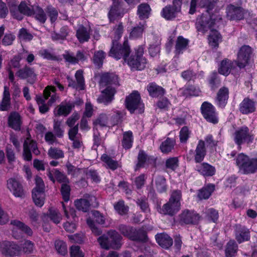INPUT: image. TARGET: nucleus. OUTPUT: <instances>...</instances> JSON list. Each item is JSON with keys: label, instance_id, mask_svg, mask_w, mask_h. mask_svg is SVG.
<instances>
[{"label": "nucleus", "instance_id": "obj_23", "mask_svg": "<svg viewBox=\"0 0 257 257\" xmlns=\"http://www.w3.org/2000/svg\"><path fill=\"white\" fill-rule=\"evenodd\" d=\"M113 2L108 16L111 21L119 17H121L123 14V10L121 7L122 0H112Z\"/></svg>", "mask_w": 257, "mask_h": 257}, {"label": "nucleus", "instance_id": "obj_34", "mask_svg": "<svg viewBox=\"0 0 257 257\" xmlns=\"http://www.w3.org/2000/svg\"><path fill=\"white\" fill-rule=\"evenodd\" d=\"M22 121L20 115L16 112L10 114L8 118L9 125L15 130H20Z\"/></svg>", "mask_w": 257, "mask_h": 257}, {"label": "nucleus", "instance_id": "obj_31", "mask_svg": "<svg viewBox=\"0 0 257 257\" xmlns=\"http://www.w3.org/2000/svg\"><path fill=\"white\" fill-rule=\"evenodd\" d=\"M138 159L137 168L144 167L150 164H154L155 161L154 158L147 156L143 151H140Z\"/></svg>", "mask_w": 257, "mask_h": 257}, {"label": "nucleus", "instance_id": "obj_20", "mask_svg": "<svg viewBox=\"0 0 257 257\" xmlns=\"http://www.w3.org/2000/svg\"><path fill=\"white\" fill-rule=\"evenodd\" d=\"M238 109L242 114H248L254 112L256 109V102L249 97H245L239 104Z\"/></svg>", "mask_w": 257, "mask_h": 257}, {"label": "nucleus", "instance_id": "obj_53", "mask_svg": "<svg viewBox=\"0 0 257 257\" xmlns=\"http://www.w3.org/2000/svg\"><path fill=\"white\" fill-rule=\"evenodd\" d=\"M93 123L97 128L107 126L108 117L106 114L104 113L100 114Z\"/></svg>", "mask_w": 257, "mask_h": 257}, {"label": "nucleus", "instance_id": "obj_43", "mask_svg": "<svg viewBox=\"0 0 257 257\" xmlns=\"http://www.w3.org/2000/svg\"><path fill=\"white\" fill-rule=\"evenodd\" d=\"M55 88L52 86H48L44 90V96H36V100L38 105L45 103V100L51 96V92H54Z\"/></svg>", "mask_w": 257, "mask_h": 257}, {"label": "nucleus", "instance_id": "obj_4", "mask_svg": "<svg viewBox=\"0 0 257 257\" xmlns=\"http://www.w3.org/2000/svg\"><path fill=\"white\" fill-rule=\"evenodd\" d=\"M121 236L115 230H110L97 238L100 246L106 249L119 248L121 245Z\"/></svg>", "mask_w": 257, "mask_h": 257}, {"label": "nucleus", "instance_id": "obj_26", "mask_svg": "<svg viewBox=\"0 0 257 257\" xmlns=\"http://www.w3.org/2000/svg\"><path fill=\"white\" fill-rule=\"evenodd\" d=\"M229 98V90L226 87L221 88L218 91L215 99L216 105L224 108L227 104Z\"/></svg>", "mask_w": 257, "mask_h": 257}, {"label": "nucleus", "instance_id": "obj_40", "mask_svg": "<svg viewBox=\"0 0 257 257\" xmlns=\"http://www.w3.org/2000/svg\"><path fill=\"white\" fill-rule=\"evenodd\" d=\"M235 238L239 243L244 241L248 240L249 238L248 230L244 227H239L237 228L235 231Z\"/></svg>", "mask_w": 257, "mask_h": 257}, {"label": "nucleus", "instance_id": "obj_41", "mask_svg": "<svg viewBox=\"0 0 257 257\" xmlns=\"http://www.w3.org/2000/svg\"><path fill=\"white\" fill-rule=\"evenodd\" d=\"M76 36L80 43L87 42L90 39V31L89 29L80 26L77 30Z\"/></svg>", "mask_w": 257, "mask_h": 257}, {"label": "nucleus", "instance_id": "obj_55", "mask_svg": "<svg viewBox=\"0 0 257 257\" xmlns=\"http://www.w3.org/2000/svg\"><path fill=\"white\" fill-rule=\"evenodd\" d=\"M53 173L55 174L56 179L60 182H67V178L63 174L60 172L59 171L57 170H54L52 171H49L48 174V176L50 179L53 182L55 181V179L53 177Z\"/></svg>", "mask_w": 257, "mask_h": 257}, {"label": "nucleus", "instance_id": "obj_7", "mask_svg": "<svg viewBox=\"0 0 257 257\" xmlns=\"http://www.w3.org/2000/svg\"><path fill=\"white\" fill-rule=\"evenodd\" d=\"M236 164L243 174H253L257 172V158H250L243 153L239 154L236 158Z\"/></svg>", "mask_w": 257, "mask_h": 257}, {"label": "nucleus", "instance_id": "obj_56", "mask_svg": "<svg viewBox=\"0 0 257 257\" xmlns=\"http://www.w3.org/2000/svg\"><path fill=\"white\" fill-rule=\"evenodd\" d=\"M101 159L107 165L108 167L112 170L116 169L118 166L117 162L111 159L106 154L102 155Z\"/></svg>", "mask_w": 257, "mask_h": 257}, {"label": "nucleus", "instance_id": "obj_18", "mask_svg": "<svg viewBox=\"0 0 257 257\" xmlns=\"http://www.w3.org/2000/svg\"><path fill=\"white\" fill-rule=\"evenodd\" d=\"M31 151L36 155L40 154V151L38 149L36 142L27 138L24 143L23 157L26 161H30L32 159Z\"/></svg>", "mask_w": 257, "mask_h": 257}, {"label": "nucleus", "instance_id": "obj_19", "mask_svg": "<svg viewBox=\"0 0 257 257\" xmlns=\"http://www.w3.org/2000/svg\"><path fill=\"white\" fill-rule=\"evenodd\" d=\"M21 247L13 242L4 241L0 242V252L5 255L13 256L19 253Z\"/></svg>", "mask_w": 257, "mask_h": 257}, {"label": "nucleus", "instance_id": "obj_33", "mask_svg": "<svg viewBox=\"0 0 257 257\" xmlns=\"http://www.w3.org/2000/svg\"><path fill=\"white\" fill-rule=\"evenodd\" d=\"M93 199H95V197L89 196L88 199L81 198L77 199L74 202L75 206L78 210L86 212L89 210L90 201L92 200Z\"/></svg>", "mask_w": 257, "mask_h": 257}, {"label": "nucleus", "instance_id": "obj_38", "mask_svg": "<svg viewBox=\"0 0 257 257\" xmlns=\"http://www.w3.org/2000/svg\"><path fill=\"white\" fill-rule=\"evenodd\" d=\"M215 189V185L212 184H208L206 186L199 190L198 193V197L200 199H207L211 196Z\"/></svg>", "mask_w": 257, "mask_h": 257}, {"label": "nucleus", "instance_id": "obj_1", "mask_svg": "<svg viewBox=\"0 0 257 257\" xmlns=\"http://www.w3.org/2000/svg\"><path fill=\"white\" fill-rule=\"evenodd\" d=\"M221 20L222 18L219 15L212 14L210 15L209 18L202 16L197 20L196 24V28L199 31L204 33L208 30H210L211 32L208 36L209 44L214 48L218 47L219 42L221 39V36L217 31L212 28L216 22H218Z\"/></svg>", "mask_w": 257, "mask_h": 257}, {"label": "nucleus", "instance_id": "obj_64", "mask_svg": "<svg viewBox=\"0 0 257 257\" xmlns=\"http://www.w3.org/2000/svg\"><path fill=\"white\" fill-rule=\"evenodd\" d=\"M71 257H84V254L79 246L73 245L70 248Z\"/></svg>", "mask_w": 257, "mask_h": 257}, {"label": "nucleus", "instance_id": "obj_16", "mask_svg": "<svg viewBox=\"0 0 257 257\" xmlns=\"http://www.w3.org/2000/svg\"><path fill=\"white\" fill-rule=\"evenodd\" d=\"M11 224L12 225L13 236L16 239H19L22 237L23 232L30 236L32 235L33 234L32 229L29 226L19 220H12Z\"/></svg>", "mask_w": 257, "mask_h": 257}, {"label": "nucleus", "instance_id": "obj_8", "mask_svg": "<svg viewBox=\"0 0 257 257\" xmlns=\"http://www.w3.org/2000/svg\"><path fill=\"white\" fill-rule=\"evenodd\" d=\"M232 136L235 144L239 148H241V145L244 144L252 143L254 137L246 126L238 128L234 132Z\"/></svg>", "mask_w": 257, "mask_h": 257}, {"label": "nucleus", "instance_id": "obj_62", "mask_svg": "<svg viewBox=\"0 0 257 257\" xmlns=\"http://www.w3.org/2000/svg\"><path fill=\"white\" fill-rule=\"evenodd\" d=\"M181 221L189 224L192 222V213L190 211L186 210L184 211L180 216Z\"/></svg>", "mask_w": 257, "mask_h": 257}, {"label": "nucleus", "instance_id": "obj_42", "mask_svg": "<svg viewBox=\"0 0 257 257\" xmlns=\"http://www.w3.org/2000/svg\"><path fill=\"white\" fill-rule=\"evenodd\" d=\"M101 83L117 86L118 84V77L113 73H105L101 77Z\"/></svg>", "mask_w": 257, "mask_h": 257}, {"label": "nucleus", "instance_id": "obj_9", "mask_svg": "<svg viewBox=\"0 0 257 257\" xmlns=\"http://www.w3.org/2000/svg\"><path fill=\"white\" fill-rule=\"evenodd\" d=\"M36 187L32 191V198L35 205L42 207L45 202V185L42 179L38 176L35 178Z\"/></svg>", "mask_w": 257, "mask_h": 257}, {"label": "nucleus", "instance_id": "obj_30", "mask_svg": "<svg viewBox=\"0 0 257 257\" xmlns=\"http://www.w3.org/2000/svg\"><path fill=\"white\" fill-rule=\"evenodd\" d=\"M206 155V149L205 142L200 140L195 150V161L196 163H200L203 161Z\"/></svg>", "mask_w": 257, "mask_h": 257}, {"label": "nucleus", "instance_id": "obj_58", "mask_svg": "<svg viewBox=\"0 0 257 257\" xmlns=\"http://www.w3.org/2000/svg\"><path fill=\"white\" fill-rule=\"evenodd\" d=\"M157 189L160 192H163L166 189V179L163 176H158L155 180Z\"/></svg>", "mask_w": 257, "mask_h": 257}, {"label": "nucleus", "instance_id": "obj_17", "mask_svg": "<svg viewBox=\"0 0 257 257\" xmlns=\"http://www.w3.org/2000/svg\"><path fill=\"white\" fill-rule=\"evenodd\" d=\"M181 0H173V6H167L161 13L163 18L167 20H172L176 17L177 13L181 11Z\"/></svg>", "mask_w": 257, "mask_h": 257}, {"label": "nucleus", "instance_id": "obj_10", "mask_svg": "<svg viewBox=\"0 0 257 257\" xmlns=\"http://www.w3.org/2000/svg\"><path fill=\"white\" fill-rule=\"evenodd\" d=\"M125 105L131 113L138 110L141 113L144 111V105L141 101L140 95L137 91H133L126 97Z\"/></svg>", "mask_w": 257, "mask_h": 257}, {"label": "nucleus", "instance_id": "obj_60", "mask_svg": "<svg viewBox=\"0 0 257 257\" xmlns=\"http://www.w3.org/2000/svg\"><path fill=\"white\" fill-rule=\"evenodd\" d=\"M18 37L20 40L24 41H30L33 38L32 35L25 28L20 30Z\"/></svg>", "mask_w": 257, "mask_h": 257}, {"label": "nucleus", "instance_id": "obj_46", "mask_svg": "<svg viewBox=\"0 0 257 257\" xmlns=\"http://www.w3.org/2000/svg\"><path fill=\"white\" fill-rule=\"evenodd\" d=\"M151 11V8L148 4H142L138 8V15L139 18L142 19L148 18Z\"/></svg>", "mask_w": 257, "mask_h": 257}, {"label": "nucleus", "instance_id": "obj_51", "mask_svg": "<svg viewBox=\"0 0 257 257\" xmlns=\"http://www.w3.org/2000/svg\"><path fill=\"white\" fill-rule=\"evenodd\" d=\"M48 156L52 159H59L64 157V152L58 148L51 147L48 151Z\"/></svg>", "mask_w": 257, "mask_h": 257}, {"label": "nucleus", "instance_id": "obj_50", "mask_svg": "<svg viewBox=\"0 0 257 257\" xmlns=\"http://www.w3.org/2000/svg\"><path fill=\"white\" fill-rule=\"evenodd\" d=\"M174 145V141L170 138H168L165 141L162 142L160 148L163 153H168L172 150Z\"/></svg>", "mask_w": 257, "mask_h": 257}, {"label": "nucleus", "instance_id": "obj_14", "mask_svg": "<svg viewBox=\"0 0 257 257\" xmlns=\"http://www.w3.org/2000/svg\"><path fill=\"white\" fill-rule=\"evenodd\" d=\"M201 112L207 121L214 124L218 122L219 118L214 106L208 102H204L201 105Z\"/></svg>", "mask_w": 257, "mask_h": 257}, {"label": "nucleus", "instance_id": "obj_39", "mask_svg": "<svg viewBox=\"0 0 257 257\" xmlns=\"http://www.w3.org/2000/svg\"><path fill=\"white\" fill-rule=\"evenodd\" d=\"M233 67V62L228 59H225L223 60L220 63L218 68V72L224 75H228Z\"/></svg>", "mask_w": 257, "mask_h": 257}, {"label": "nucleus", "instance_id": "obj_21", "mask_svg": "<svg viewBox=\"0 0 257 257\" xmlns=\"http://www.w3.org/2000/svg\"><path fill=\"white\" fill-rule=\"evenodd\" d=\"M226 16L230 21H239L244 19V10L240 7H235L230 5L227 7Z\"/></svg>", "mask_w": 257, "mask_h": 257}, {"label": "nucleus", "instance_id": "obj_22", "mask_svg": "<svg viewBox=\"0 0 257 257\" xmlns=\"http://www.w3.org/2000/svg\"><path fill=\"white\" fill-rule=\"evenodd\" d=\"M7 187L12 194L16 197L25 196V191L21 183L17 179L10 178L7 181Z\"/></svg>", "mask_w": 257, "mask_h": 257}, {"label": "nucleus", "instance_id": "obj_5", "mask_svg": "<svg viewBox=\"0 0 257 257\" xmlns=\"http://www.w3.org/2000/svg\"><path fill=\"white\" fill-rule=\"evenodd\" d=\"M181 192L174 191L171 195L169 201L162 207H158V211L164 215L172 216L176 214L181 208Z\"/></svg>", "mask_w": 257, "mask_h": 257}, {"label": "nucleus", "instance_id": "obj_52", "mask_svg": "<svg viewBox=\"0 0 257 257\" xmlns=\"http://www.w3.org/2000/svg\"><path fill=\"white\" fill-rule=\"evenodd\" d=\"M55 248L57 252L61 255H65L67 253V245L61 240H56L55 242Z\"/></svg>", "mask_w": 257, "mask_h": 257}, {"label": "nucleus", "instance_id": "obj_57", "mask_svg": "<svg viewBox=\"0 0 257 257\" xmlns=\"http://www.w3.org/2000/svg\"><path fill=\"white\" fill-rule=\"evenodd\" d=\"M160 41L159 39H157V40L155 41L154 43L151 44L150 45V47L149 48V52L151 56H157V55L159 53L160 49Z\"/></svg>", "mask_w": 257, "mask_h": 257}, {"label": "nucleus", "instance_id": "obj_25", "mask_svg": "<svg viewBox=\"0 0 257 257\" xmlns=\"http://www.w3.org/2000/svg\"><path fill=\"white\" fill-rule=\"evenodd\" d=\"M115 93V88L108 86L105 90L102 91L101 94L97 98V101L99 103L107 105L113 100Z\"/></svg>", "mask_w": 257, "mask_h": 257}, {"label": "nucleus", "instance_id": "obj_6", "mask_svg": "<svg viewBox=\"0 0 257 257\" xmlns=\"http://www.w3.org/2000/svg\"><path fill=\"white\" fill-rule=\"evenodd\" d=\"M181 192L174 191L171 195L169 201L162 207H158V211L164 215L172 216L176 214L181 208Z\"/></svg>", "mask_w": 257, "mask_h": 257}, {"label": "nucleus", "instance_id": "obj_27", "mask_svg": "<svg viewBox=\"0 0 257 257\" xmlns=\"http://www.w3.org/2000/svg\"><path fill=\"white\" fill-rule=\"evenodd\" d=\"M195 170L205 177L212 176L216 172L215 167L207 163H203L197 165Z\"/></svg>", "mask_w": 257, "mask_h": 257}, {"label": "nucleus", "instance_id": "obj_2", "mask_svg": "<svg viewBox=\"0 0 257 257\" xmlns=\"http://www.w3.org/2000/svg\"><path fill=\"white\" fill-rule=\"evenodd\" d=\"M123 27L121 24L114 28L111 33V37H114L112 39V45L110 50L109 55L116 59L123 58L125 60L130 54V49L127 41H124L123 46L118 45L116 40L120 38L122 33Z\"/></svg>", "mask_w": 257, "mask_h": 257}, {"label": "nucleus", "instance_id": "obj_36", "mask_svg": "<svg viewBox=\"0 0 257 257\" xmlns=\"http://www.w3.org/2000/svg\"><path fill=\"white\" fill-rule=\"evenodd\" d=\"M147 88L150 96L153 97L162 96L165 93V90L162 87L154 83H150Z\"/></svg>", "mask_w": 257, "mask_h": 257}, {"label": "nucleus", "instance_id": "obj_44", "mask_svg": "<svg viewBox=\"0 0 257 257\" xmlns=\"http://www.w3.org/2000/svg\"><path fill=\"white\" fill-rule=\"evenodd\" d=\"M10 105V94L9 88L5 86L4 87V91L3 93V98L2 103L0 104V110L5 111L8 109Z\"/></svg>", "mask_w": 257, "mask_h": 257}, {"label": "nucleus", "instance_id": "obj_47", "mask_svg": "<svg viewBox=\"0 0 257 257\" xmlns=\"http://www.w3.org/2000/svg\"><path fill=\"white\" fill-rule=\"evenodd\" d=\"M33 16L35 18L41 23H44L47 19V17L43 10L38 6L33 8Z\"/></svg>", "mask_w": 257, "mask_h": 257}, {"label": "nucleus", "instance_id": "obj_13", "mask_svg": "<svg viewBox=\"0 0 257 257\" xmlns=\"http://www.w3.org/2000/svg\"><path fill=\"white\" fill-rule=\"evenodd\" d=\"M252 49L248 45H243L237 53V59L235 61L237 66L240 68H244L249 64L252 56Z\"/></svg>", "mask_w": 257, "mask_h": 257}, {"label": "nucleus", "instance_id": "obj_24", "mask_svg": "<svg viewBox=\"0 0 257 257\" xmlns=\"http://www.w3.org/2000/svg\"><path fill=\"white\" fill-rule=\"evenodd\" d=\"M21 79H26L28 82L33 84L37 80V74L34 69L29 67H25L20 69L17 73Z\"/></svg>", "mask_w": 257, "mask_h": 257}, {"label": "nucleus", "instance_id": "obj_48", "mask_svg": "<svg viewBox=\"0 0 257 257\" xmlns=\"http://www.w3.org/2000/svg\"><path fill=\"white\" fill-rule=\"evenodd\" d=\"M237 245L234 240L229 241L225 250L226 257L233 256L237 252Z\"/></svg>", "mask_w": 257, "mask_h": 257}, {"label": "nucleus", "instance_id": "obj_11", "mask_svg": "<svg viewBox=\"0 0 257 257\" xmlns=\"http://www.w3.org/2000/svg\"><path fill=\"white\" fill-rule=\"evenodd\" d=\"M144 50L139 47L135 55L131 56L127 60V64L133 70H141L145 68L147 60L143 57Z\"/></svg>", "mask_w": 257, "mask_h": 257}, {"label": "nucleus", "instance_id": "obj_59", "mask_svg": "<svg viewBox=\"0 0 257 257\" xmlns=\"http://www.w3.org/2000/svg\"><path fill=\"white\" fill-rule=\"evenodd\" d=\"M115 211L120 215L125 214L128 211V207L124 205L123 201L120 200L114 205Z\"/></svg>", "mask_w": 257, "mask_h": 257}, {"label": "nucleus", "instance_id": "obj_63", "mask_svg": "<svg viewBox=\"0 0 257 257\" xmlns=\"http://www.w3.org/2000/svg\"><path fill=\"white\" fill-rule=\"evenodd\" d=\"M209 82L212 89H214L218 87L220 81L216 72H214L211 74Z\"/></svg>", "mask_w": 257, "mask_h": 257}, {"label": "nucleus", "instance_id": "obj_32", "mask_svg": "<svg viewBox=\"0 0 257 257\" xmlns=\"http://www.w3.org/2000/svg\"><path fill=\"white\" fill-rule=\"evenodd\" d=\"M158 243L163 248H168L173 244L172 238L167 234L160 233L156 235Z\"/></svg>", "mask_w": 257, "mask_h": 257}, {"label": "nucleus", "instance_id": "obj_15", "mask_svg": "<svg viewBox=\"0 0 257 257\" xmlns=\"http://www.w3.org/2000/svg\"><path fill=\"white\" fill-rule=\"evenodd\" d=\"M62 206L65 215L68 220L64 223L63 227L67 232H74L76 228L75 210L71 207L67 208L63 203H62Z\"/></svg>", "mask_w": 257, "mask_h": 257}, {"label": "nucleus", "instance_id": "obj_29", "mask_svg": "<svg viewBox=\"0 0 257 257\" xmlns=\"http://www.w3.org/2000/svg\"><path fill=\"white\" fill-rule=\"evenodd\" d=\"M43 220L44 221L47 220L49 219L53 222L55 224L59 223L62 217L59 211L55 208H50L47 214H44L43 216Z\"/></svg>", "mask_w": 257, "mask_h": 257}, {"label": "nucleus", "instance_id": "obj_3", "mask_svg": "<svg viewBox=\"0 0 257 257\" xmlns=\"http://www.w3.org/2000/svg\"><path fill=\"white\" fill-rule=\"evenodd\" d=\"M10 13L12 16L18 20L23 18V15L32 16L33 8L29 1L7 0Z\"/></svg>", "mask_w": 257, "mask_h": 257}, {"label": "nucleus", "instance_id": "obj_49", "mask_svg": "<svg viewBox=\"0 0 257 257\" xmlns=\"http://www.w3.org/2000/svg\"><path fill=\"white\" fill-rule=\"evenodd\" d=\"M133 143V133L131 131H127L123 134L122 140V145L125 149H129L132 147Z\"/></svg>", "mask_w": 257, "mask_h": 257}, {"label": "nucleus", "instance_id": "obj_37", "mask_svg": "<svg viewBox=\"0 0 257 257\" xmlns=\"http://www.w3.org/2000/svg\"><path fill=\"white\" fill-rule=\"evenodd\" d=\"M75 76L77 83H76L72 81L69 82V86L75 88L76 89H84V80L83 76V71L81 70H77L76 72Z\"/></svg>", "mask_w": 257, "mask_h": 257}, {"label": "nucleus", "instance_id": "obj_61", "mask_svg": "<svg viewBox=\"0 0 257 257\" xmlns=\"http://www.w3.org/2000/svg\"><path fill=\"white\" fill-rule=\"evenodd\" d=\"M167 168L173 171L178 167V159L177 157L170 158L166 161Z\"/></svg>", "mask_w": 257, "mask_h": 257}, {"label": "nucleus", "instance_id": "obj_35", "mask_svg": "<svg viewBox=\"0 0 257 257\" xmlns=\"http://www.w3.org/2000/svg\"><path fill=\"white\" fill-rule=\"evenodd\" d=\"M188 46V40L182 36H179L176 42L175 45V53L179 55L183 53L185 51Z\"/></svg>", "mask_w": 257, "mask_h": 257}, {"label": "nucleus", "instance_id": "obj_12", "mask_svg": "<svg viewBox=\"0 0 257 257\" xmlns=\"http://www.w3.org/2000/svg\"><path fill=\"white\" fill-rule=\"evenodd\" d=\"M119 230L124 235L132 240H139L145 241L147 236L146 233L143 230H137L133 227L121 225L119 227Z\"/></svg>", "mask_w": 257, "mask_h": 257}, {"label": "nucleus", "instance_id": "obj_28", "mask_svg": "<svg viewBox=\"0 0 257 257\" xmlns=\"http://www.w3.org/2000/svg\"><path fill=\"white\" fill-rule=\"evenodd\" d=\"M88 56V54L81 51H78L77 53L76 57L74 56L73 54L68 52L63 55L65 60L67 62L72 64L77 63L79 61H84L87 58Z\"/></svg>", "mask_w": 257, "mask_h": 257}, {"label": "nucleus", "instance_id": "obj_54", "mask_svg": "<svg viewBox=\"0 0 257 257\" xmlns=\"http://www.w3.org/2000/svg\"><path fill=\"white\" fill-rule=\"evenodd\" d=\"M105 57V54L103 51L99 50L95 52L93 58L94 64L98 67L101 66Z\"/></svg>", "mask_w": 257, "mask_h": 257}, {"label": "nucleus", "instance_id": "obj_45", "mask_svg": "<svg viewBox=\"0 0 257 257\" xmlns=\"http://www.w3.org/2000/svg\"><path fill=\"white\" fill-rule=\"evenodd\" d=\"M73 105L70 102H62L58 106L57 113L58 115H67L71 111Z\"/></svg>", "mask_w": 257, "mask_h": 257}]
</instances>
